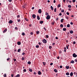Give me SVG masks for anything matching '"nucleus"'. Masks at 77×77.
Wrapping results in <instances>:
<instances>
[{"instance_id":"1","label":"nucleus","mask_w":77,"mask_h":77,"mask_svg":"<svg viewBox=\"0 0 77 77\" xmlns=\"http://www.w3.org/2000/svg\"><path fill=\"white\" fill-rule=\"evenodd\" d=\"M46 18L47 20H50V16L48 15L46 17Z\"/></svg>"},{"instance_id":"2","label":"nucleus","mask_w":77,"mask_h":77,"mask_svg":"<svg viewBox=\"0 0 77 77\" xmlns=\"http://www.w3.org/2000/svg\"><path fill=\"white\" fill-rule=\"evenodd\" d=\"M42 41L43 43H45V44L47 43V40L45 39H43Z\"/></svg>"},{"instance_id":"3","label":"nucleus","mask_w":77,"mask_h":77,"mask_svg":"<svg viewBox=\"0 0 77 77\" xmlns=\"http://www.w3.org/2000/svg\"><path fill=\"white\" fill-rule=\"evenodd\" d=\"M73 57H76L77 56V55H76V54H75L74 53L73 54Z\"/></svg>"},{"instance_id":"4","label":"nucleus","mask_w":77,"mask_h":77,"mask_svg":"<svg viewBox=\"0 0 77 77\" xmlns=\"http://www.w3.org/2000/svg\"><path fill=\"white\" fill-rule=\"evenodd\" d=\"M38 12L39 14H41L42 13V11H41V9H39L38 11Z\"/></svg>"},{"instance_id":"5","label":"nucleus","mask_w":77,"mask_h":77,"mask_svg":"<svg viewBox=\"0 0 77 77\" xmlns=\"http://www.w3.org/2000/svg\"><path fill=\"white\" fill-rule=\"evenodd\" d=\"M13 23V21H12V20H10L8 23H10V24H12V23Z\"/></svg>"},{"instance_id":"6","label":"nucleus","mask_w":77,"mask_h":77,"mask_svg":"<svg viewBox=\"0 0 77 77\" xmlns=\"http://www.w3.org/2000/svg\"><path fill=\"white\" fill-rule=\"evenodd\" d=\"M32 17L33 18H35L36 17V16L35 15V14H34L32 15Z\"/></svg>"},{"instance_id":"7","label":"nucleus","mask_w":77,"mask_h":77,"mask_svg":"<svg viewBox=\"0 0 77 77\" xmlns=\"http://www.w3.org/2000/svg\"><path fill=\"white\" fill-rule=\"evenodd\" d=\"M38 75H41V72L39 71L38 72Z\"/></svg>"},{"instance_id":"8","label":"nucleus","mask_w":77,"mask_h":77,"mask_svg":"<svg viewBox=\"0 0 77 77\" xmlns=\"http://www.w3.org/2000/svg\"><path fill=\"white\" fill-rule=\"evenodd\" d=\"M18 45H21V42H17Z\"/></svg>"},{"instance_id":"9","label":"nucleus","mask_w":77,"mask_h":77,"mask_svg":"<svg viewBox=\"0 0 77 77\" xmlns=\"http://www.w3.org/2000/svg\"><path fill=\"white\" fill-rule=\"evenodd\" d=\"M7 31V29H5L3 31V33H5Z\"/></svg>"},{"instance_id":"10","label":"nucleus","mask_w":77,"mask_h":77,"mask_svg":"<svg viewBox=\"0 0 77 77\" xmlns=\"http://www.w3.org/2000/svg\"><path fill=\"white\" fill-rule=\"evenodd\" d=\"M37 19L38 20H40V17H39V16H37Z\"/></svg>"},{"instance_id":"11","label":"nucleus","mask_w":77,"mask_h":77,"mask_svg":"<svg viewBox=\"0 0 77 77\" xmlns=\"http://www.w3.org/2000/svg\"><path fill=\"white\" fill-rule=\"evenodd\" d=\"M66 75H69V72H67V73H66Z\"/></svg>"},{"instance_id":"12","label":"nucleus","mask_w":77,"mask_h":77,"mask_svg":"<svg viewBox=\"0 0 77 77\" xmlns=\"http://www.w3.org/2000/svg\"><path fill=\"white\" fill-rule=\"evenodd\" d=\"M70 75L71 76V77H72V75H73V73H72V72H71L70 73Z\"/></svg>"},{"instance_id":"13","label":"nucleus","mask_w":77,"mask_h":77,"mask_svg":"<svg viewBox=\"0 0 77 77\" xmlns=\"http://www.w3.org/2000/svg\"><path fill=\"white\" fill-rule=\"evenodd\" d=\"M51 8L52 10V11H53V10H54V9L53 8V7L52 6H51Z\"/></svg>"},{"instance_id":"14","label":"nucleus","mask_w":77,"mask_h":77,"mask_svg":"<svg viewBox=\"0 0 77 77\" xmlns=\"http://www.w3.org/2000/svg\"><path fill=\"white\" fill-rule=\"evenodd\" d=\"M63 20H64V19H62L61 20V23H63Z\"/></svg>"},{"instance_id":"15","label":"nucleus","mask_w":77,"mask_h":77,"mask_svg":"<svg viewBox=\"0 0 77 77\" xmlns=\"http://www.w3.org/2000/svg\"><path fill=\"white\" fill-rule=\"evenodd\" d=\"M66 28H63V31H66Z\"/></svg>"},{"instance_id":"16","label":"nucleus","mask_w":77,"mask_h":77,"mask_svg":"<svg viewBox=\"0 0 77 77\" xmlns=\"http://www.w3.org/2000/svg\"><path fill=\"white\" fill-rule=\"evenodd\" d=\"M70 33H71V34L73 33V31L72 30H71L70 31Z\"/></svg>"},{"instance_id":"17","label":"nucleus","mask_w":77,"mask_h":77,"mask_svg":"<svg viewBox=\"0 0 77 77\" xmlns=\"http://www.w3.org/2000/svg\"><path fill=\"white\" fill-rule=\"evenodd\" d=\"M21 51V49H19L17 50V52H20Z\"/></svg>"},{"instance_id":"18","label":"nucleus","mask_w":77,"mask_h":77,"mask_svg":"<svg viewBox=\"0 0 77 77\" xmlns=\"http://www.w3.org/2000/svg\"><path fill=\"white\" fill-rule=\"evenodd\" d=\"M16 77H20V74H17L16 75Z\"/></svg>"},{"instance_id":"19","label":"nucleus","mask_w":77,"mask_h":77,"mask_svg":"<svg viewBox=\"0 0 77 77\" xmlns=\"http://www.w3.org/2000/svg\"><path fill=\"white\" fill-rule=\"evenodd\" d=\"M24 59H25V58H24L23 57H22L21 58L22 60V61L24 60Z\"/></svg>"},{"instance_id":"20","label":"nucleus","mask_w":77,"mask_h":77,"mask_svg":"<svg viewBox=\"0 0 77 77\" xmlns=\"http://www.w3.org/2000/svg\"><path fill=\"white\" fill-rule=\"evenodd\" d=\"M60 27H61V28H62V27H63V24H61L60 25Z\"/></svg>"},{"instance_id":"21","label":"nucleus","mask_w":77,"mask_h":77,"mask_svg":"<svg viewBox=\"0 0 77 77\" xmlns=\"http://www.w3.org/2000/svg\"><path fill=\"white\" fill-rule=\"evenodd\" d=\"M54 23H55L54 21L53 22H51V24H52L53 26V25H54Z\"/></svg>"},{"instance_id":"22","label":"nucleus","mask_w":77,"mask_h":77,"mask_svg":"<svg viewBox=\"0 0 77 77\" xmlns=\"http://www.w3.org/2000/svg\"><path fill=\"white\" fill-rule=\"evenodd\" d=\"M54 71L55 72H57V70L56 69H54Z\"/></svg>"},{"instance_id":"23","label":"nucleus","mask_w":77,"mask_h":77,"mask_svg":"<svg viewBox=\"0 0 77 77\" xmlns=\"http://www.w3.org/2000/svg\"><path fill=\"white\" fill-rule=\"evenodd\" d=\"M70 63H74V61L73 60H72L71 61Z\"/></svg>"},{"instance_id":"24","label":"nucleus","mask_w":77,"mask_h":77,"mask_svg":"<svg viewBox=\"0 0 77 77\" xmlns=\"http://www.w3.org/2000/svg\"><path fill=\"white\" fill-rule=\"evenodd\" d=\"M43 23H44V21H41L40 22V24H42Z\"/></svg>"},{"instance_id":"25","label":"nucleus","mask_w":77,"mask_h":77,"mask_svg":"<svg viewBox=\"0 0 77 77\" xmlns=\"http://www.w3.org/2000/svg\"><path fill=\"white\" fill-rule=\"evenodd\" d=\"M36 35H38V34H39V31H36Z\"/></svg>"},{"instance_id":"26","label":"nucleus","mask_w":77,"mask_h":77,"mask_svg":"<svg viewBox=\"0 0 77 77\" xmlns=\"http://www.w3.org/2000/svg\"><path fill=\"white\" fill-rule=\"evenodd\" d=\"M66 48L65 47L64 48V51H65V52H66Z\"/></svg>"},{"instance_id":"27","label":"nucleus","mask_w":77,"mask_h":77,"mask_svg":"<svg viewBox=\"0 0 77 77\" xmlns=\"http://www.w3.org/2000/svg\"><path fill=\"white\" fill-rule=\"evenodd\" d=\"M69 68V66H66V68L67 69H68Z\"/></svg>"},{"instance_id":"28","label":"nucleus","mask_w":77,"mask_h":77,"mask_svg":"<svg viewBox=\"0 0 77 77\" xmlns=\"http://www.w3.org/2000/svg\"><path fill=\"white\" fill-rule=\"evenodd\" d=\"M29 70L30 72H32V70L31 69H29Z\"/></svg>"},{"instance_id":"29","label":"nucleus","mask_w":77,"mask_h":77,"mask_svg":"<svg viewBox=\"0 0 77 77\" xmlns=\"http://www.w3.org/2000/svg\"><path fill=\"white\" fill-rule=\"evenodd\" d=\"M67 27H70V25H69V24H68L67 26Z\"/></svg>"},{"instance_id":"30","label":"nucleus","mask_w":77,"mask_h":77,"mask_svg":"<svg viewBox=\"0 0 77 77\" xmlns=\"http://www.w3.org/2000/svg\"><path fill=\"white\" fill-rule=\"evenodd\" d=\"M28 64H29V65H30V64H31V63L30 62V61H29L27 63Z\"/></svg>"},{"instance_id":"31","label":"nucleus","mask_w":77,"mask_h":77,"mask_svg":"<svg viewBox=\"0 0 77 77\" xmlns=\"http://www.w3.org/2000/svg\"><path fill=\"white\" fill-rule=\"evenodd\" d=\"M48 37H49V36L48 35H46V38H48Z\"/></svg>"},{"instance_id":"32","label":"nucleus","mask_w":77,"mask_h":77,"mask_svg":"<svg viewBox=\"0 0 77 77\" xmlns=\"http://www.w3.org/2000/svg\"><path fill=\"white\" fill-rule=\"evenodd\" d=\"M22 35H23V36H24V35H25V33H24V32H23L22 34Z\"/></svg>"},{"instance_id":"33","label":"nucleus","mask_w":77,"mask_h":77,"mask_svg":"<svg viewBox=\"0 0 77 77\" xmlns=\"http://www.w3.org/2000/svg\"><path fill=\"white\" fill-rule=\"evenodd\" d=\"M20 15H18L17 16V18H20Z\"/></svg>"},{"instance_id":"34","label":"nucleus","mask_w":77,"mask_h":77,"mask_svg":"<svg viewBox=\"0 0 77 77\" xmlns=\"http://www.w3.org/2000/svg\"><path fill=\"white\" fill-rule=\"evenodd\" d=\"M57 9L56 8H55L54 9V12H56V10H57Z\"/></svg>"},{"instance_id":"35","label":"nucleus","mask_w":77,"mask_h":77,"mask_svg":"<svg viewBox=\"0 0 77 77\" xmlns=\"http://www.w3.org/2000/svg\"><path fill=\"white\" fill-rule=\"evenodd\" d=\"M49 49H51V48H52V47L51 46H49Z\"/></svg>"},{"instance_id":"36","label":"nucleus","mask_w":77,"mask_h":77,"mask_svg":"<svg viewBox=\"0 0 77 77\" xmlns=\"http://www.w3.org/2000/svg\"><path fill=\"white\" fill-rule=\"evenodd\" d=\"M60 4H59L58 5V8H60Z\"/></svg>"},{"instance_id":"37","label":"nucleus","mask_w":77,"mask_h":77,"mask_svg":"<svg viewBox=\"0 0 77 77\" xmlns=\"http://www.w3.org/2000/svg\"><path fill=\"white\" fill-rule=\"evenodd\" d=\"M43 63L44 65H46V63H45L44 62H43Z\"/></svg>"},{"instance_id":"38","label":"nucleus","mask_w":77,"mask_h":77,"mask_svg":"<svg viewBox=\"0 0 77 77\" xmlns=\"http://www.w3.org/2000/svg\"><path fill=\"white\" fill-rule=\"evenodd\" d=\"M68 8H71V5H69L68 6Z\"/></svg>"},{"instance_id":"39","label":"nucleus","mask_w":77,"mask_h":77,"mask_svg":"<svg viewBox=\"0 0 77 77\" xmlns=\"http://www.w3.org/2000/svg\"><path fill=\"white\" fill-rule=\"evenodd\" d=\"M30 35H33V32H31Z\"/></svg>"},{"instance_id":"40","label":"nucleus","mask_w":77,"mask_h":77,"mask_svg":"<svg viewBox=\"0 0 77 77\" xmlns=\"http://www.w3.org/2000/svg\"><path fill=\"white\" fill-rule=\"evenodd\" d=\"M25 20L26 21H29V20L25 18Z\"/></svg>"},{"instance_id":"41","label":"nucleus","mask_w":77,"mask_h":77,"mask_svg":"<svg viewBox=\"0 0 77 77\" xmlns=\"http://www.w3.org/2000/svg\"><path fill=\"white\" fill-rule=\"evenodd\" d=\"M66 14H67V15H69V13H68V12H67L66 13Z\"/></svg>"},{"instance_id":"42","label":"nucleus","mask_w":77,"mask_h":77,"mask_svg":"<svg viewBox=\"0 0 77 77\" xmlns=\"http://www.w3.org/2000/svg\"><path fill=\"white\" fill-rule=\"evenodd\" d=\"M66 19H67V20H68L69 18L68 17L66 16Z\"/></svg>"},{"instance_id":"43","label":"nucleus","mask_w":77,"mask_h":77,"mask_svg":"<svg viewBox=\"0 0 77 77\" xmlns=\"http://www.w3.org/2000/svg\"><path fill=\"white\" fill-rule=\"evenodd\" d=\"M38 44L40 45H42V44L41 42H38Z\"/></svg>"},{"instance_id":"44","label":"nucleus","mask_w":77,"mask_h":77,"mask_svg":"<svg viewBox=\"0 0 77 77\" xmlns=\"http://www.w3.org/2000/svg\"><path fill=\"white\" fill-rule=\"evenodd\" d=\"M36 48H39V45H36Z\"/></svg>"},{"instance_id":"45","label":"nucleus","mask_w":77,"mask_h":77,"mask_svg":"<svg viewBox=\"0 0 77 77\" xmlns=\"http://www.w3.org/2000/svg\"><path fill=\"white\" fill-rule=\"evenodd\" d=\"M72 2L73 3H74L75 2V0H72Z\"/></svg>"},{"instance_id":"46","label":"nucleus","mask_w":77,"mask_h":77,"mask_svg":"<svg viewBox=\"0 0 77 77\" xmlns=\"http://www.w3.org/2000/svg\"><path fill=\"white\" fill-rule=\"evenodd\" d=\"M58 20H59V18L58 17L56 19V21H58Z\"/></svg>"},{"instance_id":"47","label":"nucleus","mask_w":77,"mask_h":77,"mask_svg":"<svg viewBox=\"0 0 77 77\" xmlns=\"http://www.w3.org/2000/svg\"><path fill=\"white\" fill-rule=\"evenodd\" d=\"M62 15V13H61L59 14L60 16H61Z\"/></svg>"},{"instance_id":"48","label":"nucleus","mask_w":77,"mask_h":77,"mask_svg":"<svg viewBox=\"0 0 77 77\" xmlns=\"http://www.w3.org/2000/svg\"><path fill=\"white\" fill-rule=\"evenodd\" d=\"M61 11V12H64V11L63 10H62Z\"/></svg>"},{"instance_id":"49","label":"nucleus","mask_w":77,"mask_h":77,"mask_svg":"<svg viewBox=\"0 0 77 77\" xmlns=\"http://www.w3.org/2000/svg\"><path fill=\"white\" fill-rule=\"evenodd\" d=\"M18 22H20L21 21V20H20V19H19L17 20Z\"/></svg>"},{"instance_id":"50","label":"nucleus","mask_w":77,"mask_h":77,"mask_svg":"<svg viewBox=\"0 0 77 77\" xmlns=\"http://www.w3.org/2000/svg\"><path fill=\"white\" fill-rule=\"evenodd\" d=\"M44 29L45 31H46V30H47V29H46V28H45V27H44Z\"/></svg>"},{"instance_id":"51","label":"nucleus","mask_w":77,"mask_h":77,"mask_svg":"<svg viewBox=\"0 0 77 77\" xmlns=\"http://www.w3.org/2000/svg\"><path fill=\"white\" fill-rule=\"evenodd\" d=\"M69 0H66V2L67 3H68V2H69Z\"/></svg>"},{"instance_id":"52","label":"nucleus","mask_w":77,"mask_h":77,"mask_svg":"<svg viewBox=\"0 0 77 77\" xmlns=\"http://www.w3.org/2000/svg\"><path fill=\"white\" fill-rule=\"evenodd\" d=\"M23 71L24 72H26V69H23Z\"/></svg>"},{"instance_id":"53","label":"nucleus","mask_w":77,"mask_h":77,"mask_svg":"<svg viewBox=\"0 0 77 77\" xmlns=\"http://www.w3.org/2000/svg\"><path fill=\"white\" fill-rule=\"evenodd\" d=\"M10 60V58H8L7 59V60L8 61V60Z\"/></svg>"},{"instance_id":"54","label":"nucleus","mask_w":77,"mask_h":77,"mask_svg":"<svg viewBox=\"0 0 77 77\" xmlns=\"http://www.w3.org/2000/svg\"><path fill=\"white\" fill-rule=\"evenodd\" d=\"M4 76V77H6V74H5Z\"/></svg>"},{"instance_id":"55","label":"nucleus","mask_w":77,"mask_h":77,"mask_svg":"<svg viewBox=\"0 0 77 77\" xmlns=\"http://www.w3.org/2000/svg\"><path fill=\"white\" fill-rule=\"evenodd\" d=\"M13 60H14V61H16L17 60H16V59H15V58H14L13 59Z\"/></svg>"},{"instance_id":"56","label":"nucleus","mask_w":77,"mask_h":77,"mask_svg":"<svg viewBox=\"0 0 77 77\" xmlns=\"http://www.w3.org/2000/svg\"><path fill=\"white\" fill-rule=\"evenodd\" d=\"M75 43H76V42H75V41L74 42H73V44H75Z\"/></svg>"},{"instance_id":"57","label":"nucleus","mask_w":77,"mask_h":77,"mask_svg":"<svg viewBox=\"0 0 77 77\" xmlns=\"http://www.w3.org/2000/svg\"><path fill=\"white\" fill-rule=\"evenodd\" d=\"M60 68H62V66H60Z\"/></svg>"},{"instance_id":"58","label":"nucleus","mask_w":77,"mask_h":77,"mask_svg":"<svg viewBox=\"0 0 77 77\" xmlns=\"http://www.w3.org/2000/svg\"><path fill=\"white\" fill-rule=\"evenodd\" d=\"M70 24H71V25H72L73 24V23L72 22H71Z\"/></svg>"},{"instance_id":"59","label":"nucleus","mask_w":77,"mask_h":77,"mask_svg":"<svg viewBox=\"0 0 77 77\" xmlns=\"http://www.w3.org/2000/svg\"><path fill=\"white\" fill-rule=\"evenodd\" d=\"M53 63H50V65H53Z\"/></svg>"},{"instance_id":"60","label":"nucleus","mask_w":77,"mask_h":77,"mask_svg":"<svg viewBox=\"0 0 77 77\" xmlns=\"http://www.w3.org/2000/svg\"><path fill=\"white\" fill-rule=\"evenodd\" d=\"M48 15V13H46V15Z\"/></svg>"},{"instance_id":"61","label":"nucleus","mask_w":77,"mask_h":77,"mask_svg":"<svg viewBox=\"0 0 77 77\" xmlns=\"http://www.w3.org/2000/svg\"><path fill=\"white\" fill-rule=\"evenodd\" d=\"M55 45V43H52V45Z\"/></svg>"},{"instance_id":"62","label":"nucleus","mask_w":77,"mask_h":77,"mask_svg":"<svg viewBox=\"0 0 77 77\" xmlns=\"http://www.w3.org/2000/svg\"><path fill=\"white\" fill-rule=\"evenodd\" d=\"M9 2H12V0H8Z\"/></svg>"},{"instance_id":"63","label":"nucleus","mask_w":77,"mask_h":77,"mask_svg":"<svg viewBox=\"0 0 77 77\" xmlns=\"http://www.w3.org/2000/svg\"><path fill=\"white\" fill-rule=\"evenodd\" d=\"M11 77H14V75L12 74L11 75Z\"/></svg>"},{"instance_id":"64","label":"nucleus","mask_w":77,"mask_h":77,"mask_svg":"<svg viewBox=\"0 0 77 77\" xmlns=\"http://www.w3.org/2000/svg\"><path fill=\"white\" fill-rule=\"evenodd\" d=\"M54 3H56V0H54Z\"/></svg>"}]
</instances>
